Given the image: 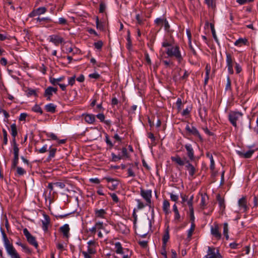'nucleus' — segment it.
<instances>
[{
  "instance_id": "1",
  "label": "nucleus",
  "mask_w": 258,
  "mask_h": 258,
  "mask_svg": "<svg viewBox=\"0 0 258 258\" xmlns=\"http://www.w3.org/2000/svg\"><path fill=\"white\" fill-rule=\"evenodd\" d=\"M1 231L3 237L4 246L8 254L11 257V258H21L19 254L13 246V244L10 242L4 230L2 228H1Z\"/></svg>"
},
{
  "instance_id": "2",
  "label": "nucleus",
  "mask_w": 258,
  "mask_h": 258,
  "mask_svg": "<svg viewBox=\"0 0 258 258\" xmlns=\"http://www.w3.org/2000/svg\"><path fill=\"white\" fill-rule=\"evenodd\" d=\"M166 52L168 56L175 57L179 62H180L183 59L179 47L178 45H172L171 47L167 48Z\"/></svg>"
},
{
  "instance_id": "3",
  "label": "nucleus",
  "mask_w": 258,
  "mask_h": 258,
  "mask_svg": "<svg viewBox=\"0 0 258 258\" xmlns=\"http://www.w3.org/2000/svg\"><path fill=\"white\" fill-rule=\"evenodd\" d=\"M242 112L237 111H231L228 114V119L232 125L235 128L237 127V121L242 118Z\"/></svg>"
},
{
  "instance_id": "4",
  "label": "nucleus",
  "mask_w": 258,
  "mask_h": 258,
  "mask_svg": "<svg viewBox=\"0 0 258 258\" xmlns=\"http://www.w3.org/2000/svg\"><path fill=\"white\" fill-rule=\"evenodd\" d=\"M235 59L233 55L228 52H226V63L227 68L228 72L229 74L234 73L233 66L235 64Z\"/></svg>"
},
{
  "instance_id": "5",
  "label": "nucleus",
  "mask_w": 258,
  "mask_h": 258,
  "mask_svg": "<svg viewBox=\"0 0 258 258\" xmlns=\"http://www.w3.org/2000/svg\"><path fill=\"white\" fill-rule=\"evenodd\" d=\"M23 231L27 239V241L30 244L33 245L35 248H37L38 246V244L35 239V237L31 234L27 228H24Z\"/></svg>"
},
{
  "instance_id": "6",
  "label": "nucleus",
  "mask_w": 258,
  "mask_h": 258,
  "mask_svg": "<svg viewBox=\"0 0 258 258\" xmlns=\"http://www.w3.org/2000/svg\"><path fill=\"white\" fill-rule=\"evenodd\" d=\"M211 234L216 239L219 240L222 237V234L220 231V229L218 224L215 222L213 225L210 227Z\"/></svg>"
},
{
  "instance_id": "7",
  "label": "nucleus",
  "mask_w": 258,
  "mask_h": 258,
  "mask_svg": "<svg viewBox=\"0 0 258 258\" xmlns=\"http://www.w3.org/2000/svg\"><path fill=\"white\" fill-rule=\"evenodd\" d=\"M104 179L107 181V186L110 190H114L117 188L119 184V181L118 180L110 177H105Z\"/></svg>"
},
{
  "instance_id": "8",
  "label": "nucleus",
  "mask_w": 258,
  "mask_h": 258,
  "mask_svg": "<svg viewBox=\"0 0 258 258\" xmlns=\"http://www.w3.org/2000/svg\"><path fill=\"white\" fill-rule=\"evenodd\" d=\"M141 195L146 201L147 205L150 207L151 204L152 190L151 189L144 190L141 189Z\"/></svg>"
},
{
  "instance_id": "9",
  "label": "nucleus",
  "mask_w": 258,
  "mask_h": 258,
  "mask_svg": "<svg viewBox=\"0 0 258 258\" xmlns=\"http://www.w3.org/2000/svg\"><path fill=\"white\" fill-rule=\"evenodd\" d=\"M107 209L95 208L94 209V217L95 219H106Z\"/></svg>"
},
{
  "instance_id": "10",
  "label": "nucleus",
  "mask_w": 258,
  "mask_h": 258,
  "mask_svg": "<svg viewBox=\"0 0 258 258\" xmlns=\"http://www.w3.org/2000/svg\"><path fill=\"white\" fill-rule=\"evenodd\" d=\"M184 148L189 160L191 161H194L195 159V152L191 144L187 143L184 145Z\"/></svg>"
},
{
  "instance_id": "11",
  "label": "nucleus",
  "mask_w": 258,
  "mask_h": 258,
  "mask_svg": "<svg viewBox=\"0 0 258 258\" xmlns=\"http://www.w3.org/2000/svg\"><path fill=\"white\" fill-rule=\"evenodd\" d=\"M49 42L53 43L55 46L64 42V39L58 35H51L49 36Z\"/></svg>"
},
{
  "instance_id": "12",
  "label": "nucleus",
  "mask_w": 258,
  "mask_h": 258,
  "mask_svg": "<svg viewBox=\"0 0 258 258\" xmlns=\"http://www.w3.org/2000/svg\"><path fill=\"white\" fill-rule=\"evenodd\" d=\"M185 130L191 135L197 137L201 141H203V138L201 135H200L199 132L196 127H190V126L188 124H187L185 127Z\"/></svg>"
},
{
  "instance_id": "13",
  "label": "nucleus",
  "mask_w": 258,
  "mask_h": 258,
  "mask_svg": "<svg viewBox=\"0 0 258 258\" xmlns=\"http://www.w3.org/2000/svg\"><path fill=\"white\" fill-rule=\"evenodd\" d=\"M44 219L42 220V228L44 232H46L48 230V226L50 223V220L49 217L46 214H43Z\"/></svg>"
},
{
  "instance_id": "14",
  "label": "nucleus",
  "mask_w": 258,
  "mask_h": 258,
  "mask_svg": "<svg viewBox=\"0 0 258 258\" xmlns=\"http://www.w3.org/2000/svg\"><path fill=\"white\" fill-rule=\"evenodd\" d=\"M207 255L209 256L210 258H221L219 250L210 247H208Z\"/></svg>"
},
{
  "instance_id": "15",
  "label": "nucleus",
  "mask_w": 258,
  "mask_h": 258,
  "mask_svg": "<svg viewBox=\"0 0 258 258\" xmlns=\"http://www.w3.org/2000/svg\"><path fill=\"white\" fill-rule=\"evenodd\" d=\"M238 205L239 206V210L245 212L248 209L247 206V201L244 197H242L239 199L238 201Z\"/></svg>"
},
{
  "instance_id": "16",
  "label": "nucleus",
  "mask_w": 258,
  "mask_h": 258,
  "mask_svg": "<svg viewBox=\"0 0 258 258\" xmlns=\"http://www.w3.org/2000/svg\"><path fill=\"white\" fill-rule=\"evenodd\" d=\"M57 91L56 88L52 87H48L47 88L44 92V96L47 97L48 100H50V97L53 95V93H56Z\"/></svg>"
},
{
  "instance_id": "17",
  "label": "nucleus",
  "mask_w": 258,
  "mask_h": 258,
  "mask_svg": "<svg viewBox=\"0 0 258 258\" xmlns=\"http://www.w3.org/2000/svg\"><path fill=\"white\" fill-rule=\"evenodd\" d=\"M83 116L85 121L88 124H93L96 121V116L94 114L85 113L83 114Z\"/></svg>"
},
{
  "instance_id": "18",
  "label": "nucleus",
  "mask_w": 258,
  "mask_h": 258,
  "mask_svg": "<svg viewBox=\"0 0 258 258\" xmlns=\"http://www.w3.org/2000/svg\"><path fill=\"white\" fill-rule=\"evenodd\" d=\"M190 160H186L185 168L188 172L189 176H193L196 173L195 167L190 163Z\"/></svg>"
},
{
  "instance_id": "19",
  "label": "nucleus",
  "mask_w": 258,
  "mask_h": 258,
  "mask_svg": "<svg viewBox=\"0 0 258 258\" xmlns=\"http://www.w3.org/2000/svg\"><path fill=\"white\" fill-rule=\"evenodd\" d=\"M171 159L173 162H174L180 166H183L184 165L186 164V160H187L186 158H185V160H183L178 155L171 157Z\"/></svg>"
},
{
  "instance_id": "20",
  "label": "nucleus",
  "mask_w": 258,
  "mask_h": 258,
  "mask_svg": "<svg viewBox=\"0 0 258 258\" xmlns=\"http://www.w3.org/2000/svg\"><path fill=\"white\" fill-rule=\"evenodd\" d=\"M60 231L63 234L64 237H69L70 227L69 224H65L59 228Z\"/></svg>"
},
{
  "instance_id": "21",
  "label": "nucleus",
  "mask_w": 258,
  "mask_h": 258,
  "mask_svg": "<svg viewBox=\"0 0 258 258\" xmlns=\"http://www.w3.org/2000/svg\"><path fill=\"white\" fill-rule=\"evenodd\" d=\"M254 151L253 150H250L246 152H243L240 151H236L237 154L240 156L244 158H249L251 157L253 154Z\"/></svg>"
},
{
  "instance_id": "22",
  "label": "nucleus",
  "mask_w": 258,
  "mask_h": 258,
  "mask_svg": "<svg viewBox=\"0 0 258 258\" xmlns=\"http://www.w3.org/2000/svg\"><path fill=\"white\" fill-rule=\"evenodd\" d=\"M116 229L120 233L124 234H126L129 232V229L126 226L121 223L117 224L116 226Z\"/></svg>"
},
{
  "instance_id": "23",
  "label": "nucleus",
  "mask_w": 258,
  "mask_h": 258,
  "mask_svg": "<svg viewBox=\"0 0 258 258\" xmlns=\"http://www.w3.org/2000/svg\"><path fill=\"white\" fill-rule=\"evenodd\" d=\"M169 227L168 226L164 231V233L162 237L163 246L165 247L167 241L169 239Z\"/></svg>"
},
{
  "instance_id": "24",
  "label": "nucleus",
  "mask_w": 258,
  "mask_h": 258,
  "mask_svg": "<svg viewBox=\"0 0 258 258\" xmlns=\"http://www.w3.org/2000/svg\"><path fill=\"white\" fill-rule=\"evenodd\" d=\"M235 46L241 47L243 45H247L248 44V40L246 38H239L238 39L236 40L234 43Z\"/></svg>"
},
{
  "instance_id": "25",
  "label": "nucleus",
  "mask_w": 258,
  "mask_h": 258,
  "mask_svg": "<svg viewBox=\"0 0 258 258\" xmlns=\"http://www.w3.org/2000/svg\"><path fill=\"white\" fill-rule=\"evenodd\" d=\"M56 106L53 103H49L45 105V109L46 111L54 113L55 112Z\"/></svg>"
},
{
  "instance_id": "26",
  "label": "nucleus",
  "mask_w": 258,
  "mask_h": 258,
  "mask_svg": "<svg viewBox=\"0 0 258 258\" xmlns=\"http://www.w3.org/2000/svg\"><path fill=\"white\" fill-rule=\"evenodd\" d=\"M13 148L14 156H19V148L15 139L13 140Z\"/></svg>"
},
{
  "instance_id": "27",
  "label": "nucleus",
  "mask_w": 258,
  "mask_h": 258,
  "mask_svg": "<svg viewBox=\"0 0 258 258\" xmlns=\"http://www.w3.org/2000/svg\"><path fill=\"white\" fill-rule=\"evenodd\" d=\"M229 225L227 222H225L223 224V234L225 237L226 240L229 239Z\"/></svg>"
},
{
  "instance_id": "28",
  "label": "nucleus",
  "mask_w": 258,
  "mask_h": 258,
  "mask_svg": "<svg viewBox=\"0 0 258 258\" xmlns=\"http://www.w3.org/2000/svg\"><path fill=\"white\" fill-rule=\"evenodd\" d=\"M19 156H14L12 161L11 169L14 170L17 167L19 163Z\"/></svg>"
},
{
  "instance_id": "29",
  "label": "nucleus",
  "mask_w": 258,
  "mask_h": 258,
  "mask_svg": "<svg viewBox=\"0 0 258 258\" xmlns=\"http://www.w3.org/2000/svg\"><path fill=\"white\" fill-rule=\"evenodd\" d=\"M206 156L210 159V168L211 170H213L215 169V162L214 160L213 157L212 155L209 152L206 153Z\"/></svg>"
},
{
  "instance_id": "30",
  "label": "nucleus",
  "mask_w": 258,
  "mask_h": 258,
  "mask_svg": "<svg viewBox=\"0 0 258 258\" xmlns=\"http://www.w3.org/2000/svg\"><path fill=\"white\" fill-rule=\"evenodd\" d=\"M64 79V77H60L58 78H50L49 81L53 85H56L59 84V82L61 81Z\"/></svg>"
},
{
  "instance_id": "31",
  "label": "nucleus",
  "mask_w": 258,
  "mask_h": 258,
  "mask_svg": "<svg viewBox=\"0 0 258 258\" xmlns=\"http://www.w3.org/2000/svg\"><path fill=\"white\" fill-rule=\"evenodd\" d=\"M114 247L115 252L117 253H122V250L124 249L122 247L121 244L120 242H116L114 244Z\"/></svg>"
},
{
  "instance_id": "32",
  "label": "nucleus",
  "mask_w": 258,
  "mask_h": 258,
  "mask_svg": "<svg viewBox=\"0 0 258 258\" xmlns=\"http://www.w3.org/2000/svg\"><path fill=\"white\" fill-rule=\"evenodd\" d=\"M119 254L122 255V258H131L132 252L128 248H124L122 252Z\"/></svg>"
},
{
  "instance_id": "33",
  "label": "nucleus",
  "mask_w": 258,
  "mask_h": 258,
  "mask_svg": "<svg viewBox=\"0 0 258 258\" xmlns=\"http://www.w3.org/2000/svg\"><path fill=\"white\" fill-rule=\"evenodd\" d=\"M11 134L13 138V139H15L17 135V126L15 123H13L11 125Z\"/></svg>"
},
{
  "instance_id": "34",
  "label": "nucleus",
  "mask_w": 258,
  "mask_h": 258,
  "mask_svg": "<svg viewBox=\"0 0 258 258\" xmlns=\"http://www.w3.org/2000/svg\"><path fill=\"white\" fill-rule=\"evenodd\" d=\"M163 211L165 213V214H168L169 210L170 208V203L167 200H164L163 203Z\"/></svg>"
},
{
  "instance_id": "35",
  "label": "nucleus",
  "mask_w": 258,
  "mask_h": 258,
  "mask_svg": "<svg viewBox=\"0 0 258 258\" xmlns=\"http://www.w3.org/2000/svg\"><path fill=\"white\" fill-rule=\"evenodd\" d=\"M26 95L28 97L31 96H37L36 90L32 88H28L27 90L26 91Z\"/></svg>"
},
{
  "instance_id": "36",
  "label": "nucleus",
  "mask_w": 258,
  "mask_h": 258,
  "mask_svg": "<svg viewBox=\"0 0 258 258\" xmlns=\"http://www.w3.org/2000/svg\"><path fill=\"white\" fill-rule=\"evenodd\" d=\"M56 152V148H51V146L49 148V155L47 157V160H50L55 156Z\"/></svg>"
},
{
  "instance_id": "37",
  "label": "nucleus",
  "mask_w": 258,
  "mask_h": 258,
  "mask_svg": "<svg viewBox=\"0 0 258 258\" xmlns=\"http://www.w3.org/2000/svg\"><path fill=\"white\" fill-rule=\"evenodd\" d=\"M97 231H99L100 230H105V226L106 224H104L103 222L98 221L95 223Z\"/></svg>"
},
{
  "instance_id": "38",
  "label": "nucleus",
  "mask_w": 258,
  "mask_h": 258,
  "mask_svg": "<svg viewBox=\"0 0 258 258\" xmlns=\"http://www.w3.org/2000/svg\"><path fill=\"white\" fill-rule=\"evenodd\" d=\"M56 248L59 250L60 252H62L66 249V247H67V244H65L63 243H56Z\"/></svg>"
},
{
  "instance_id": "39",
  "label": "nucleus",
  "mask_w": 258,
  "mask_h": 258,
  "mask_svg": "<svg viewBox=\"0 0 258 258\" xmlns=\"http://www.w3.org/2000/svg\"><path fill=\"white\" fill-rule=\"evenodd\" d=\"M136 201L137 203V208L138 210H141L146 206H148L147 203L146 204H144L140 199H136Z\"/></svg>"
},
{
  "instance_id": "40",
  "label": "nucleus",
  "mask_w": 258,
  "mask_h": 258,
  "mask_svg": "<svg viewBox=\"0 0 258 258\" xmlns=\"http://www.w3.org/2000/svg\"><path fill=\"white\" fill-rule=\"evenodd\" d=\"M210 25H211V31H212V36L213 37V38L214 39V40L216 42V43L217 44H219V40L217 37V35L216 34V31L214 29V26L212 24H211Z\"/></svg>"
},
{
  "instance_id": "41",
  "label": "nucleus",
  "mask_w": 258,
  "mask_h": 258,
  "mask_svg": "<svg viewBox=\"0 0 258 258\" xmlns=\"http://www.w3.org/2000/svg\"><path fill=\"white\" fill-rule=\"evenodd\" d=\"M16 174L19 176L23 175L26 173V170L21 167L17 166Z\"/></svg>"
},
{
  "instance_id": "42",
  "label": "nucleus",
  "mask_w": 258,
  "mask_h": 258,
  "mask_svg": "<svg viewBox=\"0 0 258 258\" xmlns=\"http://www.w3.org/2000/svg\"><path fill=\"white\" fill-rule=\"evenodd\" d=\"M195 223L193 222H191L190 227L188 230V231H187V237L188 238H190L191 236V235H192V233L195 230Z\"/></svg>"
},
{
  "instance_id": "43",
  "label": "nucleus",
  "mask_w": 258,
  "mask_h": 258,
  "mask_svg": "<svg viewBox=\"0 0 258 258\" xmlns=\"http://www.w3.org/2000/svg\"><path fill=\"white\" fill-rule=\"evenodd\" d=\"M37 22H38L40 24H42V22L43 21H48V22H51L52 20L50 18L47 17H43V18H40L38 17L36 18Z\"/></svg>"
},
{
  "instance_id": "44",
  "label": "nucleus",
  "mask_w": 258,
  "mask_h": 258,
  "mask_svg": "<svg viewBox=\"0 0 258 258\" xmlns=\"http://www.w3.org/2000/svg\"><path fill=\"white\" fill-rule=\"evenodd\" d=\"M32 110L33 111L35 112H36V113H40V114H42V113H43V111L41 109V108L40 107V106L38 105V104H35L32 108Z\"/></svg>"
},
{
  "instance_id": "45",
  "label": "nucleus",
  "mask_w": 258,
  "mask_h": 258,
  "mask_svg": "<svg viewBox=\"0 0 258 258\" xmlns=\"http://www.w3.org/2000/svg\"><path fill=\"white\" fill-rule=\"evenodd\" d=\"M38 15H41L45 14L47 11V9L45 7H39L36 9Z\"/></svg>"
},
{
  "instance_id": "46",
  "label": "nucleus",
  "mask_w": 258,
  "mask_h": 258,
  "mask_svg": "<svg viewBox=\"0 0 258 258\" xmlns=\"http://www.w3.org/2000/svg\"><path fill=\"white\" fill-rule=\"evenodd\" d=\"M85 251L89 253L90 254H95L97 252L96 247H89L87 246V250Z\"/></svg>"
},
{
  "instance_id": "47",
  "label": "nucleus",
  "mask_w": 258,
  "mask_h": 258,
  "mask_svg": "<svg viewBox=\"0 0 258 258\" xmlns=\"http://www.w3.org/2000/svg\"><path fill=\"white\" fill-rule=\"evenodd\" d=\"M96 27L100 30H103L104 24L102 22H99L98 17L96 18Z\"/></svg>"
},
{
  "instance_id": "48",
  "label": "nucleus",
  "mask_w": 258,
  "mask_h": 258,
  "mask_svg": "<svg viewBox=\"0 0 258 258\" xmlns=\"http://www.w3.org/2000/svg\"><path fill=\"white\" fill-rule=\"evenodd\" d=\"M226 80L227 82L225 86V90H231V81L229 76H227Z\"/></svg>"
},
{
  "instance_id": "49",
  "label": "nucleus",
  "mask_w": 258,
  "mask_h": 258,
  "mask_svg": "<svg viewBox=\"0 0 258 258\" xmlns=\"http://www.w3.org/2000/svg\"><path fill=\"white\" fill-rule=\"evenodd\" d=\"M217 200L218 202L219 205L220 207L222 209L225 208V204H224V200L220 197V196H218L217 197Z\"/></svg>"
},
{
  "instance_id": "50",
  "label": "nucleus",
  "mask_w": 258,
  "mask_h": 258,
  "mask_svg": "<svg viewBox=\"0 0 258 258\" xmlns=\"http://www.w3.org/2000/svg\"><path fill=\"white\" fill-rule=\"evenodd\" d=\"M105 141L107 145L109 146L110 148H111L113 146V144L112 143V142L110 141L109 136L107 134L105 135Z\"/></svg>"
},
{
  "instance_id": "51",
  "label": "nucleus",
  "mask_w": 258,
  "mask_h": 258,
  "mask_svg": "<svg viewBox=\"0 0 258 258\" xmlns=\"http://www.w3.org/2000/svg\"><path fill=\"white\" fill-rule=\"evenodd\" d=\"M68 85H70L71 86H73L76 81V76H73V77L68 78Z\"/></svg>"
},
{
  "instance_id": "52",
  "label": "nucleus",
  "mask_w": 258,
  "mask_h": 258,
  "mask_svg": "<svg viewBox=\"0 0 258 258\" xmlns=\"http://www.w3.org/2000/svg\"><path fill=\"white\" fill-rule=\"evenodd\" d=\"M94 45L95 48L98 50H100L103 46V42L101 40L98 41L94 43Z\"/></svg>"
},
{
  "instance_id": "53",
  "label": "nucleus",
  "mask_w": 258,
  "mask_h": 258,
  "mask_svg": "<svg viewBox=\"0 0 258 258\" xmlns=\"http://www.w3.org/2000/svg\"><path fill=\"white\" fill-rule=\"evenodd\" d=\"M21 247H22L23 251L26 253H30L31 252V250L28 247V246L25 244H23Z\"/></svg>"
},
{
  "instance_id": "54",
  "label": "nucleus",
  "mask_w": 258,
  "mask_h": 258,
  "mask_svg": "<svg viewBox=\"0 0 258 258\" xmlns=\"http://www.w3.org/2000/svg\"><path fill=\"white\" fill-rule=\"evenodd\" d=\"M112 161L116 162L122 159V156L120 155H116L114 153H111Z\"/></svg>"
},
{
  "instance_id": "55",
  "label": "nucleus",
  "mask_w": 258,
  "mask_h": 258,
  "mask_svg": "<svg viewBox=\"0 0 258 258\" xmlns=\"http://www.w3.org/2000/svg\"><path fill=\"white\" fill-rule=\"evenodd\" d=\"M172 45H173L170 42L168 41L167 40H165L162 43V46L163 47L166 48V49L167 48L171 47Z\"/></svg>"
},
{
  "instance_id": "56",
  "label": "nucleus",
  "mask_w": 258,
  "mask_h": 258,
  "mask_svg": "<svg viewBox=\"0 0 258 258\" xmlns=\"http://www.w3.org/2000/svg\"><path fill=\"white\" fill-rule=\"evenodd\" d=\"M82 253L84 256V258H93L94 254H90L85 251H82Z\"/></svg>"
},
{
  "instance_id": "57",
  "label": "nucleus",
  "mask_w": 258,
  "mask_h": 258,
  "mask_svg": "<svg viewBox=\"0 0 258 258\" xmlns=\"http://www.w3.org/2000/svg\"><path fill=\"white\" fill-rule=\"evenodd\" d=\"M54 186L57 187L60 189H62L65 187V184L62 182H54Z\"/></svg>"
},
{
  "instance_id": "58",
  "label": "nucleus",
  "mask_w": 258,
  "mask_h": 258,
  "mask_svg": "<svg viewBox=\"0 0 258 258\" xmlns=\"http://www.w3.org/2000/svg\"><path fill=\"white\" fill-rule=\"evenodd\" d=\"M87 246L89 247H96L97 243L95 240H90L87 242Z\"/></svg>"
},
{
  "instance_id": "59",
  "label": "nucleus",
  "mask_w": 258,
  "mask_h": 258,
  "mask_svg": "<svg viewBox=\"0 0 258 258\" xmlns=\"http://www.w3.org/2000/svg\"><path fill=\"white\" fill-rule=\"evenodd\" d=\"M109 195L111 196L114 202L117 203L119 202V199L117 195L115 193H110Z\"/></svg>"
},
{
  "instance_id": "60",
  "label": "nucleus",
  "mask_w": 258,
  "mask_h": 258,
  "mask_svg": "<svg viewBox=\"0 0 258 258\" xmlns=\"http://www.w3.org/2000/svg\"><path fill=\"white\" fill-rule=\"evenodd\" d=\"M164 19L161 18H158L155 20V23L158 25H162L164 23Z\"/></svg>"
},
{
  "instance_id": "61",
  "label": "nucleus",
  "mask_w": 258,
  "mask_h": 258,
  "mask_svg": "<svg viewBox=\"0 0 258 258\" xmlns=\"http://www.w3.org/2000/svg\"><path fill=\"white\" fill-rule=\"evenodd\" d=\"M106 9V5L104 3H101L99 5V12L103 13Z\"/></svg>"
},
{
  "instance_id": "62",
  "label": "nucleus",
  "mask_w": 258,
  "mask_h": 258,
  "mask_svg": "<svg viewBox=\"0 0 258 258\" xmlns=\"http://www.w3.org/2000/svg\"><path fill=\"white\" fill-rule=\"evenodd\" d=\"M58 23L60 25H67V21L65 18L61 17L58 19Z\"/></svg>"
},
{
  "instance_id": "63",
  "label": "nucleus",
  "mask_w": 258,
  "mask_h": 258,
  "mask_svg": "<svg viewBox=\"0 0 258 258\" xmlns=\"http://www.w3.org/2000/svg\"><path fill=\"white\" fill-rule=\"evenodd\" d=\"M170 199L174 202H176L178 200V196L173 193L170 194Z\"/></svg>"
},
{
  "instance_id": "64",
  "label": "nucleus",
  "mask_w": 258,
  "mask_h": 258,
  "mask_svg": "<svg viewBox=\"0 0 258 258\" xmlns=\"http://www.w3.org/2000/svg\"><path fill=\"white\" fill-rule=\"evenodd\" d=\"M136 19L139 25H142L143 24V19L141 18L139 14H137L136 15Z\"/></svg>"
}]
</instances>
